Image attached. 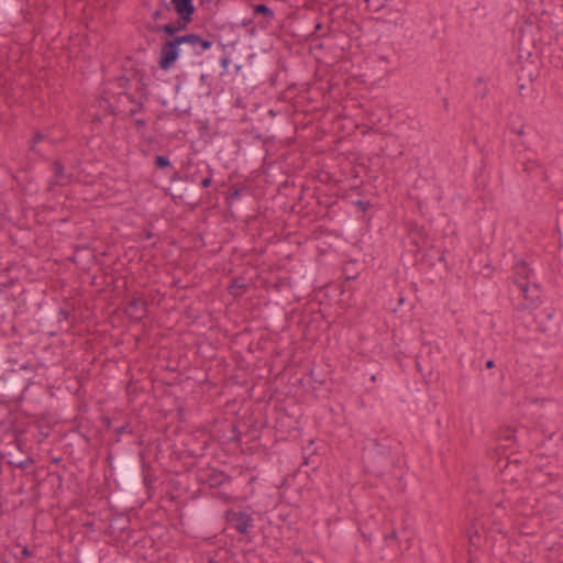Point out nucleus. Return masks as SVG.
I'll list each match as a JSON object with an SVG mask.
<instances>
[{
  "instance_id": "37",
  "label": "nucleus",
  "mask_w": 563,
  "mask_h": 563,
  "mask_svg": "<svg viewBox=\"0 0 563 563\" xmlns=\"http://www.w3.org/2000/svg\"><path fill=\"white\" fill-rule=\"evenodd\" d=\"M152 236H153V234L151 232H147L146 238L151 239Z\"/></svg>"
},
{
  "instance_id": "27",
  "label": "nucleus",
  "mask_w": 563,
  "mask_h": 563,
  "mask_svg": "<svg viewBox=\"0 0 563 563\" xmlns=\"http://www.w3.org/2000/svg\"><path fill=\"white\" fill-rule=\"evenodd\" d=\"M474 537H478L477 531L474 532V534H470V541L474 543Z\"/></svg>"
},
{
  "instance_id": "39",
  "label": "nucleus",
  "mask_w": 563,
  "mask_h": 563,
  "mask_svg": "<svg viewBox=\"0 0 563 563\" xmlns=\"http://www.w3.org/2000/svg\"><path fill=\"white\" fill-rule=\"evenodd\" d=\"M448 104H449V102H448V100L445 99V100H444V106H445V108L448 107Z\"/></svg>"
},
{
  "instance_id": "28",
  "label": "nucleus",
  "mask_w": 563,
  "mask_h": 563,
  "mask_svg": "<svg viewBox=\"0 0 563 563\" xmlns=\"http://www.w3.org/2000/svg\"><path fill=\"white\" fill-rule=\"evenodd\" d=\"M21 368H23V369H26V371H27V369L33 368V366H32L31 364H24V365H22V366H21Z\"/></svg>"
},
{
  "instance_id": "33",
  "label": "nucleus",
  "mask_w": 563,
  "mask_h": 563,
  "mask_svg": "<svg viewBox=\"0 0 563 563\" xmlns=\"http://www.w3.org/2000/svg\"><path fill=\"white\" fill-rule=\"evenodd\" d=\"M516 133H517L518 135H522V134H523V130H522V129H519Z\"/></svg>"
},
{
  "instance_id": "7",
  "label": "nucleus",
  "mask_w": 563,
  "mask_h": 563,
  "mask_svg": "<svg viewBox=\"0 0 563 563\" xmlns=\"http://www.w3.org/2000/svg\"><path fill=\"white\" fill-rule=\"evenodd\" d=\"M126 312L136 320H142L146 316V302L140 298H132L128 302Z\"/></svg>"
},
{
  "instance_id": "17",
  "label": "nucleus",
  "mask_w": 563,
  "mask_h": 563,
  "mask_svg": "<svg viewBox=\"0 0 563 563\" xmlns=\"http://www.w3.org/2000/svg\"><path fill=\"white\" fill-rule=\"evenodd\" d=\"M114 432L118 434V435H122L124 433H129V434H132L133 433V430L132 428L130 427V423H124L120 427H117L114 429Z\"/></svg>"
},
{
  "instance_id": "11",
  "label": "nucleus",
  "mask_w": 563,
  "mask_h": 563,
  "mask_svg": "<svg viewBox=\"0 0 563 563\" xmlns=\"http://www.w3.org/2000/svg\"><path fill=\"white\" fill-rule=\"evenodd\" d=\"M146 29L151 32L165 33L168 36H178L177 29H175L173 23L166 24H157V23H147Z\"/></svg>"
},
{
  "instance_id": "13",
  "label": "nucleus",
  "mask_w": 563,
  "mask_h": 563,
  "mask_svg": "<svg viewBox=\"0 0 563 563\" xmlns=\"http://www.w3.org/2000/svg\"><path fill=\"white\" fill-rule=\"evenodd\" d=\"M212 179H213V168L206 164V174L199 178V184L202 188H208L210 187L211 183H212Z\"/></svg>"
},
{
  "instance_id": "23",
  "label": "nucleus",
  "mask_w": 563,
  "mask_h": 563,
  "mask_svg": "<svg viewBox=\"0 0 563 563\" xmlns=\"http://www.w3.org/2000/svg\"><path fill=\"white\" fill-rule=\"evenodd\" d=\"M220 64H221V66H222L224 69H227V68H228V66H229V64H230V59H229V58H227V57L221 58Z\"/></svg>"
},
{
  "instance_id": "14",
  "label": "nucleus",
  "mask_w": 563,
  "mask_h": 563,
  "mask_svg": "<svg viewBox=\"0 0 563 563\" xmlns=\"http://www.w3.org/2000/svg\"><path fill=\"white\" fill-rule=\"evenodd\" d=\"M199 174L200 170L198 167H196L195 170H192L191 167H188L183 179L191 184H197L199 181V178H201Z\"/></svg>"
},
{
  "instance_id": "29",
  "label": "nucleus",
  "mask_w": 563,
  "mask_h": 563,
  "mask_svg": "<svg viewBox=\"0 0 563 563\" xmlns=\"http://www.w3.org/2000/svg\"><path fill=\"white\" fill-rule=\"evenodd\" d=\"M231 287H232V288H233V287L244 288V285H243V284H238V282H234V284H233Z\"/></svg>"
},
{
  "instance_id": "16",
  "label": "nucleus",
  "mask_w": 563,
  "mask_h": 563,
  "mask_svg": "<svg viewBox=\"0 0 563 563\" xmlns=\"http://www.w3.org/2000/svg\"><path fill=\"white\" fill-rule=\"evenodd\" d=\"M155 166L159 169L166 168L170 166V161L168 156L165 155H157L155 157Z\"/></svg>"
},
{
  "instance_id": "15",
  "label": "nucleus",
  "mask_w": 563,
  "mask_h": 563,
  "mask_svg": "<svg viewBox=\"0 0 563 563\" xmlns=\"http://www.w3.org/2000/svg\"><path fill=\"white\" fill-rule=\"evenodd\" d=\"M224 481H227V476L222 472L216 473L211 475L209 478L210 486H220L223 484Z\"/></svg>"
},
{
  "instance_id": "3",
  "label": "nucleus",
  "mask_w": 563,
  "mask_h": 563,
  "mask_svg": "<svg viewBox=\"0 0 563 563\" xmlns=\"http://www.w3.org/2000/svg\"><path fill=\"white\" fill-rule=\"evenodd\" d=\"M178 37L180 38V45L184 49L183 54L200 56L212 46L211 41L203 38L196 33H187Z\"/></svg>"
},
{
  "instance_id": "20",
  "label": "nucleus",
  "mask_w": 563,
  "mask_h": 563,
  "mask_svg": "<svg viewBox=\"0 0 563 563\" xmlns=\"http://www.w3.org/2000/svg\"><path fill=\"white\" fill-rule=\"evenodd\" d=\"M503 437H504V439L506 441L514 440L515 439V431L512 429H507Z\"/></svg>"
},
{
  "instance_id": "12",
  "label": "nucleus",
  "mask_w": 563,
  "mask_h": 563,
  "mask_svg": "<svg viewBox=\"0 0 563 563\" xmlns=\"http://www.w3.org/2000/svg\"><path fill=\"white\" fill-rule=\"evenodd\" d=\"M169 12H170L169 4L163 0L162 3L152 12V20L154 22H157L161 20H167Z\"/></svg>"
},
{
  "instance_id": "6",
  "label": "nucleus",
  "mask_w": 563,
  "mask_h": 563,
  "mask_svg": "<svg viewBox=\"0 0 563 563\" xmlns=\"http://www.w3.org/2000/svg\"><path fill=\"white\" fill-rule=\"evenodd\" d=\"M53 177L48 181V189L55 186H66L70 183V176L65 173L64 166L59 162L53 163Z\"/></svg>"
},
{
  "instance_id": "38",
  "label": "nucleus",
  "mask_w": 563,
  "mask_h": 563,
  "mask_svg": "<svg viewBox=\"0 0 563 563\" xmlns=\"http://www.w3.org/2000/svg\"><path fill=\"white\" fill-rule=\"evenodd\" d=\"M25 465H26V462H22V463L20 464V467H25Z\"/></svg>"
},
{
  "instance_id": "36",
  "label": "nucleus",
  "mask_w": 563,
  "mask_h": 563,
  "mask_svg": "<svg viewBox=\"0 0 563 563\" xmlns=\"http://www.w3.org/2000/svg\"><path fill=\"white\" fill-rule=\"evenodd\" d=\"M208 563H219V562L213 559H209Z\"/></svg>"
},
{
  "instance_id": "25",
  "label": "nucleus",
  "mask_w": 563,
  "mask_h": 563,
  "mask_svg": "<svg viewBox=\"0 0 563 563\" xmlns=\"http://www.w3.org/2000/svg\"><path fill=\"white\" fill-rule=\"evenodd\" d=\"M486 368H493L495 366V363L493 360H488L485 364Z\"/></svg>"
},
{
  "instance_id": "31",
  "label": "nucleus",
  "mask_w": 563,
  "mask_h": 563,
  "mask_svg": "<svg viewBox=\"0 0 563 563\" xmlns=\"http://www.w3.org/2000/svg\"><path fill=\"white\" fill-rule=\"evenodd\" d=\"M126 97H128V99H129L131 102H134V101H135V99H134V97H133L132 95H126Z\"/></svg>"
},
{
  "instance_id": "10",
  "label": "nucleus",
  "mask_w": 563,
  "mask_h": 563,
  "mask_svg": "<svg viewBox=\"0 0 563 563\" xmlns=\"http://www.w3.org/2000/svg\"><path fill=\"white\" fill-rule=\"evenodd\" d=\"M519 290L522 292L523 297L529 300L530 305H533L540 296L538 285L532 283H519Z\"/></svg>"
},
{
  "instance_id": "35",
  "label": "nucleus",
  "mask_w": 563,
  "mask_h": 563,
  "mask_svg": "<svg viewBox=\"0 0 563 563\" xmlns=\"http://www.w3.org/2000/svg\"><path fill=\"white\" fill-rule=\"evenodd\" d=\"M206 77H207V76H206L205 74H202V75L200 76V79H201L202 81H206Z\"/></svg>"
},
{
  "instance_id": "34",
  "label": "nucleus",
  "mask_w": 563,
  "mask_h": 563,
  "mask_svg": "<svg viewBox=\"0 0 563 563\" xmlns=\"http://www.w3.org/2000/svg\"><path fill=\"white\" fill-rule=\"evenodd\" d=\"M390 538H394V539H395V538H397V534H396V532H395V531H393V532L390 533Z\"/></svg>"
},
{
  "instance_id": "4",
  "label": "nucleus",
  "mask_w": 563,
  "mask_h": 563,
  "mask_svg": "<svg viewBox=\"0 0 563 563\" xmlns=\"http://www.w3.org/2000/svg\"><path fill=\"white\" fill-rule=\"evenodd\" d=\"M224 518L230 527L241 534H247L250 529L253 527V518L245 511L229 509L224 512Z\"/></svg>"
},
{
  "instance_id": "32",
  "label": "nucleus",
  "mask_w": 563,
  "mask_h": 563,
  "mask_svg": "<svg viewBox=\"0 0 563 563\" xmlns=\"http://www.w3.org/2000/svg\"><path fill=\"white\" fill-rule=\"evenodd\" d=\"M136 124H137V125H144V124H145V122H144V120H136Z\"/></svg>"
},
{
  "instance_id": "18",
  "label": "nucleus",
  "mask_w": 563,
  "mask_h": 563,
  "mask_svg": "<svg viewBox=\"0 0 563 563\" xmlns=\"http://www.w3.org/2000/svg\"><path fill=\"white\" fill-rule=\"evenodd\" d=\"M189 23L190 22H184L181 20V18L178 16L177 21L175 23H173V24H174L175 29H177V33H179L180 31L186 30Z\"/></svg>"
},
{
  "instance_id": "22",
  "label": "nucleus",
  "mask_w": 563,
  "mask_h": 563,
  "mask_svg": "<svg viewBox=\"0 0 563 563\" xmlns=\"http://www.w3.org/2000/svg\"><path fill=\"white\" fill-rule=\"evenodd\" d=\"M142 109V103H139L137 107L130 110L131 115H135L137 112H140Z\"/></svg>"
},
{
  "instance_id": "24",
  "label": "nucleus",
  "mask_w": 563,
  "mask_h": 563,
  "mask_svg": "<svg viewBox=\"0 0 563 563\" xmlns=\"http://www.w3.org/2000/svg\"><path fill=\"white\" fill-rule=\"evenodd\" d=\"M42 140H43V135H42L41 133H37V134L34 136L33 142H34V143H37V142L42 141Z\"/></svg>"
},
{
  "instance_id": "9",
  "label": "nucleus",
  "mask_w": 563,
  "mask_h": 563,
  "mask_svg": "<svg viewBox=\"0 0 563 563\" xmlns=\"http://www.w3.org/2000/svg\"><path fill=\"white\" fill-rule=\"evenodd\" d=\"M253 14L263 16L264 21L260 22L261 27H267L272 24V21L275 18L274 11L267 7L266 4H254L253 5Z\"/></svg>"
},
{
  "instance_id": "26",
  "label": "nucleus",
  "mask_w": 563,
  "mask_h": 563,
  "mask_svg": "<svg viewBox=\"0 0 563 563\" xmlns=\"http://www.w3.org/2000/svg\"><path fill=\"white\" fill-rule=\"evenodd\" d=\"M23 556H31V552L27 550V548H24L22 551Z\"/></svg>"
},
{
  "instance_id": "19",
  "label": "nucleus",
  "mask_w": 563,
  "mask_h": 563,
  "mask_svg": "<svg viewBox=\"0 0 563 563\" xmlns=\"http://www.w3.org/2000/svg\"><path fill=\"white\" fill-rule=\"evenodd\" d=\"M538 167V164L534 162H526L523 164V170L528 174H530L534 168Z\"/></svg>"
},
{
  "instance_id": "2",
  "label": "nucleus",
  "mask_w": 563,
  "mask_h": 563,
  "mask_svg": "<svg viewBox=\"0 0 563 563\" xmlns=\"http://www.w3.org/2000/svg\"><path fill=\"white\" fill-rule=\"evenodd\" d=\"M183 51L178 36L166 40L159 49V67L164 70L170 69L183 54Z\"/></svg>"
},
{
  "instance_id": "21",
  "label": "nucleus",
  "mask_w": 563,
  "mask_h": 563,
  "mask_svg": "<svg viewBox=\"0 0 563 563\" xmlns=\"http://www.w3.org/2000/svg\"><path fill=\"white\" fill-rule=\"evenodd\" d=\"M241 195V190L240 189H233L230 195H229V198L231 199H236L239 198Z\"/></svg>"
},
{
  "instance_id": "8",
  "label": "nucleus",
  "mask_w": 563,
  "mask_h": 563,
  "mask_svg": "<svg viewBox=\"0 0 563 563\" xmlns=\"http://www.w3.org/2000/svg\"><path fill=\"white\" fill-rule=\"evenodd\" d=\"M515 284L519 287V283H532L533 271L528 267L525 262H519L515 266Z\"/></svg>"
},
{
  "instance_id": "1",
  "label": "nucleus",
  "mask_w": 563,
  "mask_h": 563,
  "mask_svg": "<svg viewBox=\"0 0 563 563\" xmlns=\"http://www.w3.org/2000/svg\"><path fill=\"white\" fill-rule=\"evenodd\" d=\"M391 443L388 438L368 441L364 448L363 462L369 473L380 476L394 465Z\"/></svg>"
},
{
  "instance_id": "5",
  "label": "nucleus",
  "mask_w": 563,
  "mask_h": 563,
  "mask_svg": "<svg viewBox=\"0 0 563 563\" xmlns=\"http://www.w3.org/2000/svg\"><path fill=\"white\" fill-rule=\"evenodd\" d=\"M172 4L184 22H192L196 12L192 0H172Z\"/></svg>"
},
{
  "instance_id": "30",
  "label": "nucleus",
  "mask_w": 563,
  "mask_h": 563,
  "mask_svg": "<svg viewBox=\"0 0 563 563\" xmlns=\"http://www.w3.org/2000/svg\"><path fill=\"white\" fill-rule=\"evenodd\" d=\"M249 24H251V20H246V19L243 20L242 25L246 26Z\"/></svg>"
}]
</instances>
